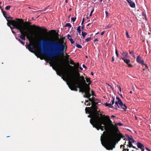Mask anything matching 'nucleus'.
Here are the masks:
<instances>
[{"label": "nucleus", "mask_w": 151, "mask_h": 151, "mask_svg": "<svg viewBox=\"0 0 151 151\" xmlns=\"http://www.w3.org/2000/svg\"><path fill=\"white\" fill-rule=\"evenodd\" d=\"M130 1V3L129 4L130 6L132 8H134L135 6V3L131 1V0H129Z\"/></svg>", "instance_id": "obj_19"}, {"label": "nucleus", "mask_w": 151, "mask_h": 151, "mask_svg": "<svg viewBox=\"0 0 151 151\" xmlns=\"http://www.w3.org/2000/svg\"><path fill=\"white\" fill-rule=\"evenodd\" d=\"M112 100L111 101L112 104H111L112 105H113L115 102V98L114 97H112Z\"/></svg>", "instance_id": "obj_31"}, {"label": "nucleus", "mask_w": 151, "mask_h": 151, "mask_svg": "<svg viewBox=\"0 0 151 151\" xmlns=\"http://www.w3.org/2000/svg\"><path fill=\"white\" fill-rule=\"evenodd\" d=\"M105 119L106 122L107 121L109 123V124L106 125L107 126L105 127V130L111 132H119L118 127L117 126H115L112 124V122L108 116H105Z\"/></svg>", "instance_id": "obj_7"}, {"label": "nucleus", "mask_w": 151, "mask_h": 151, "mask_svg": "<svg viewBox=\"0 0 151 151\" xmlns=\"http://www.w3.org/2000/svg\"><path fill=\"white\" fill-rule=\"evenodd\" d=\"M67 46L65 45L64 47V50H63V53H64V52H66V50L67 49Z\"/></svg>", "instance_id": "obj_37"}, {"label": "nucleus", "mask_w": 151, "mask_h": 151, "mask_svg": "<svg viewBox=\"0 0 151 151\" xmlns=\"http://www.w3.org/2000/svg\"><path fill=\"white\" fill-rule=\"evenodd\" d=\"M93 11H94V9H93L91 10V14H92V13L93 12Z\"/></svg>", "instance_id": "obj_62"}, {"label": "nucleus", "mask_w": 151, "mask_h": 151, "mask_svg": "<svg viewBox=\"0 0 151 151\" xmlns=\"http://www.w3.org/2000/svg\"><path fill=\"white\" fill-rule=\"evenodd\" d=\"M131 138H132V139L131 141V142H132V143L135 142V141L133 139L132 137H131Z\"/></svg>", "instance_id": "obj_48"}, {"label": "nucleus", "mask_w": 151, "mask_h": 151, "mask_svg": "<svg viewBox=\"0 0 151 151\" xmlns=\"http://www.w3.org/2000/svg\"><path fill=\"white\" fill-rule=\"evenodd\" d=\"M116 86L118 87V89L119 90L120 92H121V87L118 85H117Z\"/></svg>", "instance_id": "obj_43"}, {"label": "nucleus", "mask_w": 151, "mask_h": 151, "mask_svg": "<svg viewBox=\"0 0 151 151\" xmlns=\"http://www.w3.org/2000/svg\"><path fill=\"white\" fill-rule=\"evenodd\" d=\"M76 17H72L71 18V20L73 22H75L76 21Z\"/></svg>", "instance_id": "obj_39"}, {"label": "nucleus", "mask_w": 151, "mask_h": 151, "mask_svg": "<svg viewBox=\"0 0 151 151\" xmlns=\"http://www.w3.org/2000/svg\"><path fill=\"white\" fill-rule=\"evenodd\" d=\"M79 64L78 63H77L75 67L69 65V67L72 69L74 72V73L72 75H68L65 72V70L63 68H60V71L61 74L64 75V77H65L68 82L67 83L71 90L73 91V89L74 86L73 84L75 85L76 86L80 84L82 81H84V77L83 76H80L79 73Z\"/></svg>", "instance_id": "obj_2"}, {"label": "nucleus", "mask_w": 151, "mask_h": 151, "mask_svg": "<svg viewBox=\"0 0 151 151\" xmlns=\"http://www.w3.org/2000/svg\"><path fill=\"white\" fill-rule=\"evenodd\" d=\"M129 53L131 54V55H132V54H134V51H131L130 50L129 51Z\"/></svg>", "instance_id": "obj_45"}, {"label": "nucleus", "mask_w": 151, "mask_h": 151, "mask_svg": "<svg viewBox=\"0 0 151 151\" xmlns=\"http://www.w3.org/2000/svg\"><path fill=\"white\" fill-rule=\"evenodd\" d=\"M88 117L91 119L90 120V123L93 125L101 117H99L98 116L94 113L91 112L90 114L88 116Z\"/></svg>", "instance_id": "obj_8"}, {"label": "nucleus", "mask_w": 151, "mask_h": 151, "mask_svg": "<svg viewBox=\"0 0 151 151\" xmlns=\"http://www.w3.org/2000/svg\"><path fill=\"white\" fill-rule=\"evenodd\" d=\"M123 103L121 100L119 101L118 102H115V104L114 106V108L116 109H120V107L119 106V105H120V106L121 107L122 105H123Z\"/></svg>", "instance_id": "obj_12"}, {"label": "nucleus", "mask_w": 151, "mask_h": 151, "mask_svg": "<svg viewBox=\"0 0 151 151\" xmlns=\"http://www.w3.org/2000/svg\"><path fill=\"white\" fill-rule=\"evenodd\" d=\"M105 105L106 106H109V107H111V108H112V107L114 108V106H113V105H112L111 104H109L107 103H106L105 104Z\"/></svg>", "instance_id": "obj_23"}, {"label": "nucleus", "mask_w": 151, "mask_h": 151, "mask_svg": "<svg viewBox=\"0 0 151 151\" xmlns=\"http://www.w3.org/2000/svg\"><path fill=\"white\" fill-rule=\"evenodd\" d=\"M79 68L81 70H83V68L81 67H79Z\"/></svg>", "instance_id": "obj_59"}, {"label": "nucleus", "mask_w": 151, "mask_h": 151, "mask_svg": "<svg viewBox=\"0 0 151 151\" xmlns=\"http://www.w3.org/2000/svg\"><path fill=\"white\" fill-rule=\"evenodd\" d=\"M65 26L66 27H68L70 28L71 27V25L70 23H68L66 24Z\"/></svg>", "instance_id": "obj_34"}, {"label": "nucleus", "mask_w": 151, "mask_h": 151, "mask_svg": "<svg viewBox=\"0 0 151 151\" xmlns=\"http://www.w3.org/2000/svg\"><path fill=\"white\" fill-rule=\"evenodd\" d=\"M117 125H119V126H122L123 125V124L120 122H119L118 123H116V125L115 126H116Z\"/></svg>", "instance_id": "obj_36"}, {"label": "nucleus", "mask_w": 151, "mask_h": 151, "mask_svg": "<svg viewBox=\"0 0 151 151\" xmlns=\"http://www.w3.org/2000/svg\"><path fill=\"white\" fill-rule=\"evenodd\" d=\"M67 38L70 41L72 44L74 43V42L73 39H72L71 37L69 35H67Z\"/></svg>", "instance_id": "obj_18"}, {"label": "nucleus", "mask_w": 151, "mask_h": 151, "mask_svg": "<svg viewBox=\"0 0 151 151\" xmlns=\"http://www.w3.org/2000/svg\"><path fill=\"white\" fill-rule=\"evenodd\" d=\"M105 115L101 114V117L93 125V127L95 128L97 130L100 129L103 131L105 129V127L106 126V121L105 119Z\"/></svg>", "instance_id": "obj_6"}, {"label": "nucleus", "mask_w": 151, "mask_h": 151, "mask_svg": "<svg viewBox=\"0 0 151 151\" xmlns=\"http://www.w3.org/2000/svg\"><path fill=\"white\" fill-rule=\"evenodd\" d=\"M76 43V47L77 48H82V46L81 45L77 44V43Z\"/></svg>", "instance_id": "obj_33"}, {"label": "nucleus", "mask_w": 151, "mask_h": 151, "mask_svg": "<svg viewBox=\"0 0 151 151\" xmlns=\"http://www.w3.org/2000/svg\"><path fill=\"white\" fill-rule=\"evenodd\" d=\"M121 54L123 56H124V58H129V56H128V53L126 51H122V52H121Z\"/></svg>", "instance_id": "obj_17"}, {"label": "nucleus", "mask_w": 151, "mask_h": 151, "mask_svg": "<svg viewBox=\"0 0 151 151\" xmlns=\"http://www.w3.org/2000/svg\"><path fill=\"white\" fill-rule=\"evenodd\" d=\"M116 99H117L118 101H116L115 102H118L119 101H120L121 100V99H120V98L119 97H116Z\"/></svg>", "instance_id": "obj_44"}, {"label": "nucleus", "mask_w": 151, "mask_h": 151, "mask_svg": "<svg viewBox=\"0 0 151 151\" xmlns=\"http://www.w3.org/2000/svg\"><path fill=\"white\" fill-rule=\"evenodd\" d=\"M116 117V116H114V115H112L111 116V118H114V117Z\"/></svg>", "instance_id": "obj_60"}, {"label": "nucleus", "mask_w": 151, "mask_h": 151, "mask_svg": "<svg viewBox=\"0 0 151 151\" xmlns=\"http://www.w3.org/2000/svg\"><path fill=\"white\" fill-rule=\"evenodd\" d=\"M123 147L122 148H124V145H121V148L122 147Z\"/></svg>", "instance_id": "obj_58"}, {"label": "nucleus", "mask_w": 151, "mask_h": 151, "mask_svg": "<svg viewBox=\"0 0 151 151\" xmlns=\"http://www.w3.org/2000/svg\"><path fill=\"white\" fill-rule=\"evenodd\" d=\"M132 57L134 58H136L135 56L134 55V53L132 55Z\"/></svg>", "instance_id": "obj_56"}, {"label": "nucleus", "mask_w": 151, "mask_h": 151, "mask_svg": "<svg viewBox=\"0 0 151 151\" xmlns=\"http://www.w3.org/2000/svg\"><path fill=\"white\" fill-rule=\"evenodd\" d=\"M85 94L83 95V97L84 98H86L88 99L89 101H91L92 103V101H93V99H92L90 98L91 96V94H90V91H89V94H87L86 93H85Z\"/></svg>", "instance_id": "obj_16"}, {"label": "nucleus", "mask_w": 151, "mask_h": 151, "mask_svg": "<svg viewBox=\"0 0 151 151\" xmlns=\"http://www.w3.org/2000/svg\"><path fill=\"white\" fill-rule=\"evenodd\" d=\"M104 31H103V32H101V35H104Z\"/></svg>", "instance_id": "obj_54"}, {"label": "nucleus", "mask_w": 151, "mask_h": 151, "mask_svg": "<svg viewBox=\"0 0 151 151\" xmlns=\"http://www.w3.org/2000/svg\"><path fill=\"white\" fill-rule=\"evenodd\" d=\"M131 137H132L131 136H129L128 134L126 135V138L129 140V142H131V140L132 139Z\"/></svg>", "instance_id": "obj_22"}, {"label": "nucleus", "mask_w": 151, "mask_h": 151, "mask_svg": "<svg viewBox=\"0 0 151 151\" xmlns=\"http://www.w3.org/2000/svg\"><path fill=\"white\" fill-rule=\"evenodd\" d=\"M2 13L3 15L4 16V17L6 18V19H7V17L6 16L7 14L6 12L5 11H3L2 10Z\"/></svg>", "instance_id": "obj_24"}, {"label": "nucleus", "mask_w": 151, "mask_h": 151, "mask_svg": "<svg viewBox=\"0 0 151 151\" xmlns=\"http://www.w3.org/2000/svg\"><path fill=\"white\" fill-rule=\"evenodd\" d=\"M142 16L145 17V20H147V16L146 15L145 12H143L142 13Z\"/></svg>", "instance_id": "obj_27"}, {"label": "nucleus", "mask_w": 151, "mask_h": 151, "mask_svg": "<svg viewBox=\"0 0 151 151\" xmlns=\"http://www.w3.org/2000/svg\"><path fill=\"white\" fill-rule=\"evenodd\" d=\"M84 20H85V19L84 18H83L82 19V22H81V25H83V23H84Z\"/></svg>", "instance_id": "obj_47"}, {"label": "nucleus", "mask_w": 151, "mask_h": 151, "mask_svg": "<svg viewBox=\"0 0 151 151\" xmlns=\"http://www.w3.org/2000/svg\"><path fill=\"white\" fill-rule=\"evenodd\" d=\"M91 105V104L89 102L86 105L87 106H90Z\"/></svg>", "instance_id": "obj_61"}, {"label": "nucleus", "mask_w": 151, "mask_h": 151, "mask_svg": "<svg viewBox=\"0 0 151 151\" xmlns=\"http://www.w3.org/2000/svg\"><path fill=\"white\" fill-rule=\"evenodd\" d=\"M81 27L80 26H79L77 28V29L78 32L79 33H81Z\"/></svg>", "instance_id": "obj_32"}, {"label": "nucleus", "mask_w": 151, "mask_h": 151, "mask_svg": "<svg viewBox=\"0 0 151 151\" xmlns=\"http://www.w3.org/2000/svg\"><path fill=\"white\" fill-rule=\"evenodd\" d=\"M82 66L84 68H85L86 69H87L85 65L83 64Z\"/></svg>", "instance_id": "obj_50"}, {"label": "nucleus", "mask_w": 151, "mask_h": 151, "mask_svg": "<svg viewBox=\"0 0 151 151\" xmlns=\"http://www.w3.org/2000/svg\"><path fill=\"white\" fill-rule=\"evenodd\" d=\"M82 36L83 37V38H84L85 36L87 35V33L85 32H82Z\"/></svg>", "instance_id": "obj_29"}, {"label": "nucleus", "mask_w": 151, "mask_h": 151, "mask_svg": "<svg viewBox=\"0 0 151 151\" xmlns=\"http://www.w3.org/2000/svg\"><path fill=\"white\" fill-rule=\"evenodd\" d=\"M96 41H98V40L97 38H96L94 40V42H96Z\"/></svg>", "instance_id": "obj_52"}, {"label": "nucleus", "mask_w": 151, "mask_h": 151, "mask_svg": "<svg viewBox=\"0 0 151 151\" xmlns=\"http://www.w3.org/2000/svg\"><path fill=\"white\" fill-rule=\"evenodd\" d=\"M123 60L124 62L126 63L128 65V66L129 67H132V65L130 63V60L129 59H127L126 58L124 57H122L120 59Z\"/></svg>", "instance_id": "obj_11"}, {"label": "nucleus", "mask_w": 151, "mask_h": 151, "mask_svg": "<svg viewBox=\"0 0 151 151\" xmlns=\"http://www.w3.org/2000/svg\"><path fill=\"white\" fill-rule=\"evenodd\" d=\"M137 146L138 148L140 149L142 151L144 150V146L143 144L140 142H138L137 143Z\"/></svg>", "instance_id": "obj_15"}, {"label": "nucleus", "mask_w": 151, "mask_h": 151, "mask_svg": "<svg viewBox=\"0 0 151 151\" xmlns=\"http://www.w3.org/2000/svg\"><path fill=\"white\" fill-rule=\"evenodd\" d=\"M16 39L17 40H18L19 41L22 45H24V44H25L24 42H23V41H22L20 39L16 38Z\"/></svg>", "instance_id": "obj_26"}, {"label": "nucleus", "mask_w": 151, "mask_h": 151, "mask_svg": "<svg viewBox=\"0 0 151 151\" xmlns=\"http://www.w3.org/2000/svg\"><path fill=\"white\" fill-rule=\"evenodd\" d=\"M111 24H109L108 26H107L105 28V29H109L111 28Z\"/></svg>", "instance_id": "obj_38"}, {"label": "nucleus", "mask_w": 151, "mask_h": 151, "mask_svg": "<svg viewBox=\"0 0 151 151\" xmlns=\"http://www.w3.org/2000/svg\"><path fill=\"white\" fill-rule=\"evenodd\" d=\"M69 55H68L66 54V55L65 57V58L66 59V60L67 61H68V60H70V59H71L70 58H69Z\"/></svg>", "instance_id": "obj_28"}, {"label": "nucleus", "mask_w": 151, "mask_h": 151, "mask_svg": "<svg viewBox=\"0 0 151 151\" xmlns=\"http://www.w3.org/2000/svg\"><path fill=\"white\" fill-rule=\"evenodd\" d=\"M146 149L148 151H151L147 147H146Z\"/></svg>", "instance_id": "obj_55"}, {"label": "nucleus", "mask_w": 151, "mask_h": 151, "mask_svg": "<svg viewBox=\"0 0 151 151\" xmlns=\"http://www.w3.org/2000/svg\"><path fill=\"white\" fill-rule=\"evenodd\" d=\"M91 23H89L87 25V27H88V26H89V25H90V24H91Z\"/></svg>", "instance_id": "obj_63"}, {"label": "nucleus", "mask_w": 151, "mask_h": 151, "mask_svg": "<svg viewBox=\"0 0 151 151\" xmlns=\"http://www.w3.org/2000/svg\"><path fill=\"white\" fill-rule=\"evenodd\" d=\"M97 106L96 105H94V106H93L92 107L93 111H92L91 112L96 114L97 116H98L99 117H101V114H100L99 113H100V111H99V112L97 111Z\"/></svg>", "instance_id": "obj_10"}, {"label": "nucleus", "mask_w": 151, "mask_h": 151, "mask_svg": "<svg viewBox=\"0 0 151 151\" xmlns=\"http://www.w3.org/2000/svg\"><path fill=\"white\" fill-rule=\"evenodd\" d=\"M26 23L27 24H31V22H26Z\"/></svg>", "instance_id": "obj_57"}, {"label": "nucleus", "mask_w": 151, "mask_h": 151, "mask_svg": "<svg viewBox=\"0 0 151 151\" xmlns=\"http://www.w3.org/2000/svg\"><path fill=\"white\" fill-rule=\"evenodd\" d=\"M126 35H127V37L128 38H130V37H129V34H128V32L127 31H126Z\"/></svg>", "instance_id": "obj_46"}, {"label": "nucleus", "mask_w": 151, "mask_h": 151, "mask_svg": "<svg viewBox=\"0 0 151 151\" xmlns=\"http://www.w3.org/2000/svg\"><path fill=\"white\" fill-rule=\"evenodd\" d=\"M121 107L120 108H122L124 110V111H126V109H127V107L126 106V105L124 104H123V105H122V106H121Z\"/></svg>", "instance_id": "obj_21"}, {"label": "nucleus", "mask_w": 151, "mask_h": 151, "mask_svg": "<svg viewBox=\"0 0 151 151\" xmlns=\"http://www.w3.org/2000/svg\"><path fill=\"white\" fill-rule=\"evenodd\" d=\"M115 53H116V55L117 57V58H118L119 57V56L118 52L116 49V50H115Z\"/></svg>", "instance_id": "obj_41"}, {"label": "nucleus", "mask_w": 151, "mask_h": 151, "mask_svg": "<svg viewBox=\"0 0 151 151\" xmlns=\"http://www.w3.org/2000/svg\"><path fill=\"white\" fill-rule=\"evenodd\" d=\"M127 146L129 147L130 148L132 147L133 148H136L135 147L132 145V142H129V145H127Z\"/></svg>", "instance_id": "obj_20"}, {"label": "nucleus", "mask_w": 151, "mask_h": 151, "mask_svg": "<svg viewBox=\"0 0 151 151\" xmlns=\"http://www.w3.org/2000/svg\"><path fill=\"white\" fill-rule=\"evenodd\" d=\"M70 63L71 65H74V66H73V67H75V65L76 64V63H75L71 59H70Z\"/></svg>", "instance_id": "obj_25"}, {"label": "nucleus", "mask_w": 151, "mask_h": 151, "mask_svg": "<svg viewBox=\"0 0 151 151\" xmlns=\"http://www.w3.org/2000/svg\"><path fill=\"white\" fill-rule=\"evenodd\" d=\"M7 19H12L13 18L9 16L8 17H7ZM6 19L8 22L7 23V25L11 29H12V27L9 25L10 24L12 25L14 28L17 29L19 30L20 32L21 33V35L19 36V37L21 39L25 40H26V36L29 41L32 39L33 35L30 30L27 29V31H25V29L23 25L22 22H20V20H21L22 22H24L22 19H16V20Z\"/></svg>", "instance_id": "obj_3"}, {"label": "nucleus", "mask_w": 151, "mask_h": 151, "mask_svg": "<svg viewBox=\"0 0 151 151\" xmlns=\"http://www.w3.org/2000/svg\"><path fill=\"white\" fill-rule=\"evenodd\" d=\"M91 40V37H88V38H87L86 39V41L87 42H88L90 41V40Z\"/></svg>", "instance_id": "obj_35"}, {"label": "nucleus", "mask_w": 151, "mask_h": 151, "mask_svg": "<svg viewBox=\"0 0 151 151\" xmlns=\"http://www.w3.org/2000/svg\"><path fill=\"white\" fill-rule=\"evenodd\" d=\"M114 56H113L112 57L111 61L112 62H113L114 61Z\"/></svg>", "instance_id": "obj_51"}, {"label": "nucleus", "mask_w": 151, "mask_h": 151, "mask_svg": "<svg viewBox=\"0 0 151 151\" xmlns=\"http://www.w3.org/2000/svg\"><path fill=\"white\" fill-rule=\"evenodd\" d=\"M27 48L29 51L30 52H33V50L34 49V46L32 44L31 45H28L26 46Z\"/></svg>", "instance_id": "obj_14"}, {"label": "nucleus", "mask_w": 151, "mask_h": 151, "mask_svg": "<svg viewBox=\"0 0 151 151\" xmlns=\"http://www.w3.org/2000/svg\"><path fill=\"white\" fill-rule=\"evenodd\" d=\"M11 7V6H6L5 7L6 9L7 10H9Z\"/></svg>", "instance_id": "obj_40"}, {"label": "nucleus", "mask_w": 151, "mask_h": 151, "mask_svg": "<svg viewBox=\"0 0 151 151\" xmlns=\"http://www.w3.org/2000/svg\"><path fill=\"white\" fill-rule=\"evenodd\" d=\"M29 26L32 28H33L35 29H37L40 30L41 29H42V30L43 31H45V32H46L47 31V30L46 28L44 27H40L38 26H36L35 24H33V25H29Z\"/></svg>", "instance_id": "obj_9"}, {"label": "nucleus", "mask_w": 151, "mask_h": 151, "mask_svg": "<svg viewBox=\"0 0 151 151\" xmlns=\"http://www.w3.org/2000/svg\"><path fill=\"white\" fill-rule=\"evenodd\" d=\"M91 103L92 106H94V105L96 106V105L98 104V103L95 102L94 101H93Z\"/></svg>", "instance_id": "obj_30"}, {"label": "nucleus", "mask_w": 151, "mask_h": 151, "mask_svg": "<svg viewBox=\"0 0 151 151\" xmlns=\"http://www.w3.org/2000/svg\"><path fill=\"white\" fill-rule=\"evenodd\" d=\"M136 61L138 63L141 64L142 65H145L144 61L140 57V55H139L137 57Z\"/></svg>", "instance_id": "obj_13"}, {"label": "nucleus", "mask_w": 151, "mask_h": 151, "mask_svg": "<svg viewBox=\"0 0 151 151\" xmlns=\"http://www.w3.org/2000/svg\"><path fill=\"white\" fill-rule=\"evenodd\" d=\"M91 94L93 96H96V95H95L93 91H91Z\"/></svg>", "instance_id": "obj_49"}, {"label": "nucleus", "mask_w": 151, "mask_h": 151, "mask_svg": "<svg viewBox=\"0 0 151 151\" xmlns=\"http://www.w3.org/2000/svg\"><path fill=\"white\" fill-rule=\"evenodd\" d=\"M43 45H45L46 49H43L42 54L50 60L53 57L63 54V50L65 44L58 41L42 39Z\"/></svg>", "instance_id": "obj_1"}, {"label": "nucleus", "mask_w": 151, "mask_h": 151, "mask_svg": "<svg viewBox=\"0 0 151 151\" xmlns=\"http://www.w3.org/2000/svg\"><path fill=\"white\" fill-rule=\"evenodd\" d=\"M86 82L88 83L87 84L86 83V80L84 79V81H82L80 84L76 86L75 85L73 84V85L75 86L74 88L72 89L73 91H77V88H79V92L82 93H86L87 94H89V91L90 90V85L92 81L90 80V78H86Z\"/></svg>", "instance_id": "obj_5"}, {"label": "nucleus", "mask_w": 151, "mask_h": 151, "mask_svg": "<svg viewBox=\"0 0 151 151\" xmlns=\"http://www.w3.org/2000/svg\"><path fill=\"white\" fill-rule=\"evenodd\" d=\"M105 12L106 17L107 18L108 17H109V15H108V12L107 11H106Z\"/></svg>", "instance_id": "obj_42"}, {"label": "nucleus", "mask_w": 151, "mask_h": 151, "mask_svg": "<svg viewBox=\"0 0 151 151\" xmlns=\"http://www.w3.org/2000/svg\"><path fill=\"white\" fill-rule=\"evenodd\" d=\"M127 1L128 3H130V1L129 0H127Z\"/></svg>", "instance_id": "obj_64"}, {"label": "nucleus", "mask_w": 151, "mask_h": 151, "mask_svg": "<svg viewBox=\"0 0 151 151\" xmlns=\"http://www.w3.org/2000/svg\"><path fill=\"white\" fill-rule=\"evenodd\" d=\"M104 143L103 144L101 136V140L102 145L108 150H112L115 148L114 141L115 139L114 135L111 134L104 131L103 132Z\"/></svg>", "instance_id": "obj_4"}, {"label": "nucleus", "mask_w": 151, "mask_h": 151, "mask_svg": "<svg viewBox=\"0 0 151 151\" xmlns=\"http://www.w3.org/2000/svg\"><path fill=\"white\" fill-rule=\"evenodd\" d=\"M120 137H122V138H124V137L122 135V134H120Z\"/></svg>", "instance_id": "obj_53"}]
</instances>
